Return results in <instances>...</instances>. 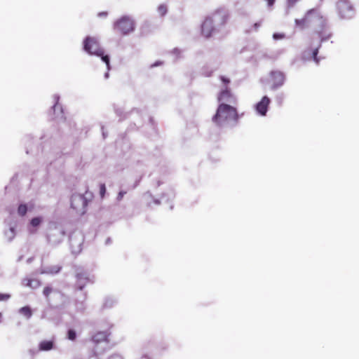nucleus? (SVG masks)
Segmentation results:
<instances>
[{"instance_id": "obj_22", "label": "nucleus", "mask_w": 359, "mask_h": 359, "mask_svg": "<svg viewBox=\"0 0 359 359\" xmlns=\"http://www.w3.org/2000/svg\"><path fill=\"white\" fill-rule=\"evenodd\" d=\"M285 37V34H281V33H274L273 34V38L275 39V40H279V39H282Z\"/></svg>"}, {"instance_id": "obj_15", "label": "nucleus", "mask_w": 359, "mask_h": 359, "mask_svg": "<svg viewBox=\"0 0 359 359\" xmlns=\"http://www.w3.org/2000/svg\"><path fill=\"white\" fill-rule=\"evenodd\" d=\"M54 290L53 287L50 286H46L43 290V294L45 296L47 302H50V295L54 292Z\"/></svg>"}, {"instance_id": "obj_1", "label": "nucleus", "mask_w": 359, "mask_h": 359, "mask_svg": "<svg viewBox=\"0 0 359 359\" xmlns=\"http://www.w3.org/2000/svg\"><path fill=\"white\" fill-rule=\"evenodd\" d=\"M238 114L236 108L228 104L221 103L217 109L212 121L218 126H222L225 122L233 121L237 122Z\"/></svg>"}, {"instance_id": "obj_12", "label": "nucleus", "mask_w": 359, "mask_h": 359, "mask_svg": "<svg viewBox=\"0 0 359 359\" xmlns=\"http://www.w3.org/2000/svg\"><path fill=\"white\" fill-rule=\"evenodd\" d=\"M271 102L270 99L267 96H264L262 99L256 104L257 111L262 116H265L268 107Z\"/></svg>"}, {"instance_id": "obj_16", "label": "nucleus", "mask_w": 359, "mask_h": 359, "mask_svg": "<svg viewBox=\"0 0 359 359\" xmlns=\"http://www.w3.org/2000/svg\"><path fill=\"white\" fill-rule=\"evenodd\" d=\"M27 205L25 204H21L18 206V213L20 216H25L27 213Z\"/></svg>"}, {"instance_id": "obj_9", "label": "nucleus", "mask_w": 359, "mask_h": 359, "mask_svg": "<svg viewBox=\"0 0 359 359\" xmlns=\"http://www.w3.org/2000/svg\"><path fill=\"white\" fill-rule=\"evenodd\" d=\"M270 80L271 82V89L276 90L284 84L285 75L283 72L275 70L270 72Z\"/></svg>"}, {"instance_id": "obj_5", "label": "nucleus", "mask_w": 359, "mask_h": 359, "mask_svg": "<svg viewBox=\"0 0 359 359\" xmlns=\"http://www.w3.org/2000/svg\"><path fill=\"white\" fill-rule=\"evenodd\" d=\"M87 205V200L83 195L74 194L71 198V208L79 215L86 212Z\"/></svg>"}, {"instance_id": "obj_4", "label": "nucleus", "mask_w": 359, "mask_h": 359, "mask_svg": "<svg viewBox=\"0 0 359 359\" xmlns=\"http://www.w3.org/2000/svg\"><path fill=\"white\" fill-rule=\"evenodd\" d=\"M114 29L121 34H127L134 30V21L128 16L118 19L114 24Z\"/></svg>"}, {"instance_id": "obj_8", "label": "nucleus", "mask_w": 359, "mask_h": 359, "mask_svg": "<svg viewBox=\"0 0 359 359\" xmlns=\"http://www.w3.org/2000/svg\"><path fill=\"white\" fill-rule=\"evenodd\" d=\"M76 287L82 290L86 285L91 284L94 282L92 277L85 271H80L76 273Z\"/></svg>"}, {"instance_id": "obj_19", "label": "nucleus", "mask_w": 359, "mask_h": 359, "mask_svg": "<svg viewBox=\"0 0 359 359\" xmlns=\"http://www.w3.org/2000/svg\"><path fill=\"white\" fill-rule=\"evenodd\" d=\"M219 79L223 83V88H224L225 86H228L231 82L230 79L224 76H220Z\"/></svg>"}, {"instance_id": "obj_28", "label": "nucleus", "mask_w": 359, "mask_h": 359, "mask_svg": "<svg viewBox=\"0 0 359 359\" xmlns=\"http://www.w3.org/2000/svg\"><path fill=\"white\" fill-rule=\"evenodd\" d=\"M266 1H267L269 6H272L274 4L276 0H266Z\"/></svg>"}, {"instance_id": "obj_23", "label": "nucleus", "mask_w": 359, "mask_h": 359, "mask_svg": "<svg viewBox=\"0 0 359 359\" xmlns=\"http://www.w3.org/2000/svg\"><path fill=\"white\" fill-rule=\"evenodd\" d=\"M11 297L8 294H1L0 293V301H6Z\"/></svg>"}, {"instance_id": "obj_2", "label": "nucleus", "mask_w": 359, "mask_h": 359, "mask_svg": "<svg viewBox=\"0 0 359 359\" xmlns=\"http://www.w3.org/2000/svg\"><path fill=\"white\" fill-rule=\"evenodd\" d=\"M83 48L90 55L101 57L102 60L107 65V69H110L109 57L104 55V50L100 46L96 38L87 36L83 42Z\"/></svg>"}, {"instance_id": "obj_10", "label": "nucleus", "mask_w": 359, "mask_h": 359, "mask_svg": "<svg viewBox=\"0 0 359 359\" xmlns=\"http://www.w3.org/2000/svg\"><path fill=\"white\" fill-rule=\"evenodd\" d=\"M215 30L214 27V19L212 17H208L203 21L201 26V33L202 34L208 38L211 36L212 32Z\"/></svg>"}, {"instance_id": "obj_27", "label": "nucleus", "mask_w": 359, "mask_h": 359, "mask_svg": "<svg viewBox=\"0 0 359 359\" xmlns=\"http://www.w3.org/2000/svg\"><path fill=\"white\" fill-rule=\"evenodd\" d=\"M298 0H287V3L290 6H292L294 4H295Z\"/></svg>"}, {"instance_id": "obj_26", "label": "nucleus", "mask_w": 359, "mask_h": 359, "mask_svg": "<svg viewBox=\"0 0 359 359\" xmlns=\"http://www.w3.org/2000/svg\"><path fill=\"white\" fill-rule=\"evenodd\" d=\"M261 26V22H255L254 25H253V27H254V29L255 31H257Z\"/></svg>"}, {"instance_id": "obj_24", "label": "nucleus", "mask_w": 359, "mask_h": 359, "mask_svg": "<svg viewBox=\"0 0 359 359\" xmlns=\"http://www.w3.org/2000/svg\"><path fill=\"white\" fill-rule=\"evenodd\" d=\"M100 194H101L102 197H103L105 194V191H106V187L104 184L100 185Z\"/></svg>"}, {"instance_id": "obj_6", "label": "nucleus", "mask_w": 359, "mask_h": 359, "mask_svg": "<svg viewBox=\"0 0 359 359\" xmlns=\"http://www.w3.org/2000/svg\"><path fill=\"white\" fill-rule=\"evenodd\" d=\"M340 17L343 19H351L354 15V9L347 0H340L337 4Z\"/></svg>"}, {"instance_id": "obj_25", "label": "nucleus", "mask_w": 359, "mask_h": 359, "mask_svg": "<svg viewBox=\"0 0 359 359\" xmlns=\"http://www.w3.org/2000/svg\"><path fill=\"white\" fill-rule=\"evenodd\" d=\"M126 194V191H121L119 193H118V197H117V199L118 200H121L123 197V196Z\"/></svg>"}, {"instance_id": "obj_18", "label": "nucleus", "mask_w": 359, "mask_h": 359, "mask_svg": "<svg viewBox=\"0 0 359 359\" xmlns=\"http://www.w3.org/2000/svg\"><path fill=\"white\" fill-rule=\"evenodd\" d=\"M67 337L69 340H75L76 337V332L74 330H69L67 332Z\"/></svg>"}, {"instance_id": "obj_29", "label": "nucleus", "mask_w": 359, "mask_h": 359, "mask_svg": "<svg viewBox=\"0 0 359 359\" xmlns=\"http://www.w3.org/2000/svg\"><path fill=\"white\" fill-rule=\"evenodd\" d=\"M107 12L100 13L98 14V15H99V16H104V17L107 16Z\"/></svg>"}, {"instance_id": "obj_20", "label": "nucleus", "mask_w": 359, "mask_h": 359, "mask_svg": "<svg viewBox=\"0 0 359 359\" xmlns=\"http://www.w3.org/2000/svg\"><path fill=\"white\" fill-rule=\"evenodd\" d=\"M41 222V219L39 217H34L31 220V224L34 227L38 226Z\"/></svg>"}, {"instance_id": "obj_21", "label": "nucleus", "mask_w": 359, "mask_h": 359, "mask_svg": "<svg viewBox=\"0 0 359 359\" xmlns=\"http://www.w3.org/2000/svg\"><path fill=\"white\" fill-rule=\"evenodd\" d=\"M318 48H316L313 50V53H312V57L313 59V60L318 63L319 62V59L318 58L317 55H318Z\"/></svg>"}, {"instance_id": "obj_11", "label": "nucleus", "mask_w": 359, "mask_h": 359, "mask_svg": "<svg viewBox=\"0 0 359 359\" xmlns=\"http://www.w3.org/2000/svg\"><path fill=\"white\" fill-rule=\"evenodd\" d=\"M212 17L219 25H224L229 18V13L224 8H219L212 13Z\"/></svg>"}, {"instance_id": "obj_13", "label": "nucleus", "mask_w": 359, "mask_h": 359, "mask_svg": "<svg viewBox=\"0 0 359 359\" xmlns=\"http://www.w3.org/2000/svg\"><path fill=\"white\" fill-rule=\"evenodd\" d=\"M53 348V341H42L39 346V351H48Z\"/></svg>"}, {"instance_id": "obj_17", "label": "nucleus", "mask_w": 359, "mask_h": 359, "mask_svg": "<svg viewBox=\"0 0 359 359\" xmlns=\"http://www.w3.org/2000/svg\"><path fill=\"white\" fill-rule=\"evenodd\" d=\"M158 13L161 16H164L168 11L167 6L165 4H161L158 7Z\"/></svg>"}, {"instance_id": "obj_3", "label": "nucleus", "mask_w": 359, "mask_h": 359, "mask_svg": "<svg viewBox=\"0 0 359 359\" xmlns=\"http://www.w3.org/2000/svg\"><path fill=\"white\" fill-rule=\"evenodd\" d=\"M317 21L324 22L323 17L317 8H311L306 13L302 19H296L294 22L298 28L303 29Z\"/></svg>"}, {"instance_id": "obj_7", "label": "nucleus", "mask_w": 359, "mask_h": 359, "mask_svg": "<svg viewBox=\"0 0 359 359\" xmlns=\"http://www.w3.org/2000/svg\"><path fill=\"white\" fill-rule=\"evenodd\" d=\"M217 100L221 103H229L232 104H236L237 102V100L236 96L232 93L231 89L229 86H225L224 88H222L217 95Z\"/></svg>"}, {"instance_id": "obj_14", "label": "nucleus", "mask_w": 359, "mask_h": 359, "mask_svg": "<svg viewBox=\"0 0 359 359\" xmlns=\"http://www.w3.org/2000/svg\"><path fill=\"white\" fill-rule=\"evenodd\" d=\"M20 313L27 318H31L32 315V309L29 306H23L20 309Z\"/></svg>"}]
</instances>
